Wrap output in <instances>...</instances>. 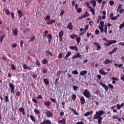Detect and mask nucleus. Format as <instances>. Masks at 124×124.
I'll return each instance as SVG.
<instances>
[{"mask_svg":"<svg viewBox=\"0 0 124 124\" xmlns=\"http://www.w3.org/2000/svg\"><path fill=\"white\" fill-rule=\"evenodd\" d=\"M98 119V124H101L102 123V120H103V117L99 116L98 114L96 113L94 116L93 117V120L94 121L95 120H97Z\"/></svg>","mask_w":124,"mask_h":124,"instance_id":"obj_1","label":"nucleus"},{"mask_svg":"<svg viewBox=\"0 0 124 124\" xmlns=\"http://www.w3.org/2000/svg\"><path fill=\"white\" fill-rule=\"evenodd\" d=\"M107 42H108V43H104V45H105V46H107V47H108V46H110V45H112V44L117 43V41L116 40H109Z\"/></svg>","mask_w":124,"mask_h":124,"instance_id":"obj_2","label":"nucleus"},{"mask_svg":"<svg viewBox=\"0 0 124 124\" xmlns=\"http://www.w3.org/2000/svg\"><path fill=\"white\" fill-rule=\"evenodd\" d=\"M83 95L86 97V98H91V92H90L88 90L86 89L84 90V92L83 93Z\"/></svg>","mask_w":124,"mask_h":124,"instance_id":"obj_3","label":"nucleus"},{"mask_svg":"<svg viewBox=\"0 0 124 124\" xmlns=\"http://www.w3.org/2000/svg\"><path fill=\"white\" fill-rule=\"evenodd\" d=\"M9 86L11 89V93H14L15 91V87H14V85H13V83H10Z\"/></svg>","mask_w":124,"mask_h":124,"instance_id":"obj_4","label":"nucleus"},{"mask_svg":"<svg viewBox=\"0 0 124 124\" xmlns=\"http://www.w3.org/2000/svg\"><path fill=\"white\" fill-rule=\"evenodd\" d=\"M119 17H120V15H118L116 16H114V14L113 13L110 14V18L111 20H117Z\"/></svg>","mask_w":124,"mask_h":124,"instance_id":"obj_5","label":"nucleus"},{"mask_svg":"<svg viewBox=\"0 0 124 124\" xmlns=\"http://www.w3.org/2000/svg\"><path fill=\"white\" fill-rule=\"evenodd\" d=\"M100 85H101V86H102V87H103V88L105 89V91H108V90H109V87H108V86H107V85H106L105 84H103V83H102V82L100 81Z\"/></svg>","mask_w":124,"mask_h":124,"instance_id":"obj_6","label":"nucleus"},{"mask_svg":"<svg viewBox=\"0 0 124 124\" xmlns=\"http://www.w3.org/2000/svg\"><path fill=\"white\" fill-rule=\"evenodd\" d=\"M89 14L88 12H85V14H83L81 16L79 17V20H81V19H83V18H86V17H89Z\"/></svg>","mask_w":124,"mask_h":124,"instance_id":"obj_7","label":"nucleus"},{"mask_svg":"<svg viewBox=\"0 0 124 124\" xmlns=\"http://www.w3.org/2000/svg\"><path fill=\"white\" fill-rule=\"evenodd\" d=\"M111 62H113V61L107 59L103 62V64H109V63H111Z\"/></svg>","mask_w":124,"mask_h":124,"instance_id":"obj_8","label":"nucleus"},{"mask_svg":"<svg viewBox=\"0 0 124 124\" xmlns=\"http://www.w3.org/2000/svg\"><path fill=\"white\" fill-rule=\"evenodd\" d=\"M96 114H98V115L100 117V116H102V115L105 114V111L104 110H99L98 111L95 112Z\"/></svg>","mask_w":124,"mask_h":124,"instance_id":"obj_9","label":"nucleus"},{"mask_svg":"<svg viewBox=\"0 0 124 124\" xmlns=\"http://www.w3.org/2000/svg\"><path fill=\"white\" fill-rule=\"evenodd\" d=\"M51 104H52V102L51 101H47L44 102V105L46 106L47 108H48V107H49Z\"/></svg>","mask_w":124,"mask_h":124,"instance_id":"obj_10","label":"nucleus"},{"mask_svg":"<svg viewBox=\"0 0 124 124\" xmlns=\"http://www.w3.org/2000/svg\"><path fill=\"white\" fill-rule=\"evenodd\" d=\"M73 28V26L72 25V22H69V24L67 26V29L71 31Z\"/></svg>","mask_w":124,"mask_h":124,"instance_id":"obj_11","label":"nucleus"},{"mask_svg":"<svg viewBox=\"0 0 124 124\" xmlns=\"http://www.w3.org/2000/svg\"><path fill=\"white\" fill-rule=\"evenodd\" d=\"M93 44L94 45H96L97 47V48H96L97 51H99V50L101 49V46H100V45H99V43L95 42L93 43Z\"/></svg>","mask_w":124,"mask_h":124,"instance_id":"obj_12","label":"nucleus"},{"mask_svg":"<svg viewBox=\"0 0 124 124\" xmlns=\"http://www.w3.org/2000/svg\"><path fill=\"white\" fill-rule=\"evenodd\" d=\"M99 72L101 75H104V76L107 75V72H105L103 69H100Z\"/></svg>","mask_w":124,"mask_h":124,"instance_id":"obj_13","label":"nucleus"},{"mask_svg":"<svg viewBox=\"0 0 124 124\" xmlns=\"http://www.w3.org/2000/svg\"><path fill=\"white\" fill-rule=\"evenodd\" d=\"M52 122L50 120L44 121L43 122H41L40 124H51Z\"/></svg>","mask_w":124,"mask_h":124,"instance_id":"obj_14","label":"nucleus"},{"mask_svg":"<svg viewBox=\"0 0 124 124\" xmlns=\"http://www.w3.org/2000/svg\"><path fill=\"white\" fill-rule=\"evenodd\" d=\"M66 119H65V118H63L61 120H59L58 121V124H65V123H66Z\"/></svg>","mask_w":124,"mask_h":124,"instance_id":"obj_15","label":"nucleus"},{"mask_svg":"<svg viewBox=\"0 0 124 124\" xmlns=\"http://www.w3.org/2000/svg\"><path fill=\"white\" fill-rule=\"evenodd\" d=\"M12 31L14 35H18V29H13Z\"/></svg>","mask_w":124,"mask_h":124,"instance_id":"obj_16","label":"nucleus"},{"mask_svg":"<svg viewBox=\"0 0 124 124\" xmlns=\"http://www.w3.org/2000/svg\"><path fill=\"white\" fill-rule=\"evenodd\" d=\"M17 13L18 14V18H21L23 16V13H22V11L18 10L17 11Z\"/></svg>","mask_w":124,"mask_h":124,"instance_id":"obj_17","label":"nucleus"},{"mask_svg":"<svg viewBox=\"0 0 124 124\" xmlns=\"http://www.w3.org/2000/svg\"><path fill=\"white\" fill-rule=\"evenodd\" d=\"M80 57H82V55H81L79 53H77V55L73 56L72 59H77V58H80Z\"/></svg>","mask_w":124,"mask_h":124,"instance_id":"obj_18","label":"nucleus"},{"mask_svg":"<svg viewBox=\"0 0 124 124\" xmlns=\"http://www.w3.org/2000/svg\"><path fill=\"white\" fill-rule=\"evenodd\" d=\"M53 23H56V20H49V21L46 22V24L47 25H51V24H53Z\"/></svg>","mask_w":124,"mask_h":124,"instance_id":"obj_19","label":"nucleus"},{"mask_svg":"<svg viewBox=\"0 0 124 124\" xmlns=\"http://www.w3.org/2000/svg\"><path fill=\"white\" fill-rule=\"evenodd\" d=\"M71 55V52H67L65 56L64 57V59L65 60H67V59H68V57H70Z\"/></svg>","mask_w":124,"mask_h":124,"instance_id":"obj_20","label":"nucleus"},{"mask_svg":"<svg viewBox=\"0 0 124 124\" xmlns=\"http://www.w3.org/2000/svg\"><path fill=\"white\" fill-rule=\"evenodd\" d=\"M80 103L82 105L85 104V98H84V97H81L80 98Z\"/></svg>","mask_w":124,"mask_h":124,"instance_id":"obj_21","label":"nucleus"},{"mask_svg":"<svg viewBox=\"0 0 124 124\" xmlns=\"http://www.w3.org/2000/svg\"><path fill=\"white\" fill-rule=\"evenodd\" d=\"M23 68L24 69H29V70H31V68L28 66L26 64H23Z\"/></svg>","mask_w":124,"mask_h":124,"instance_id":"obj_22","label":"nucleus"},{"mask_svg":"<svg viewBox=\"0 0 124 124\" xmlns=\"http://www.w3.org/2000/svg\"><path fill=\"white\" fill-rule=\"evenodd\" d=\"M88 73L87 71H82L79 73V75H81V76H84V75H86Z\"/></svg>","mask_w":124,"mask_h":124,"instance_id":"obj_23","label":"nucleus"},{"mask_svg":"<svg viewBox=\"0 0 124 124\" xmlns=\"http://www.w3.org/2000/svg\"><path fill=\"white\" fill-rule=\"evenodd\" d=\"M90 2L92 4L93 6L94 7L96 5V1L94 0H91Z\"/></svg>","mask_w":124,"mask_h":124,"instance_id":"obj_24","label":"nucleus"},{"mask_svg":"<svg viewBox=\"0 0 124 124\" xmlns=\"http://www.w3.org/2000/svg\"><path fill=\"white\" fill-rule=\"evenodd\" d=\"M70 49H71V50H76V51H78V48L77 47V46H70Z\"/></svg>","mask_w":124,"mask_h":124,"instance_id":"obj_25","label":"nucleus"},{"mask_svg":"<svg viewBox=\"0 0 124 124\" xmlns=\"http://www.w3.org/2000/svg\"><path fill=\"white\" fill-rule=\"evenodd\" d=\"M63 31H61L59 33V37H62L63 36Z\"/></svg>","mask_w":124,"mask_h":124,"instance_id":"obj_26","label":"nucleus"},{"mask_svg":"<svg viewBox=\"0 0 124 124\" xmlns=\"http://www.w3.org/2000/svg\"><path fill=\"white\" fill-rule=\"evenodd\" d=\"M93 111H91V112H86L85 113H84V115L85 117H88V116H90V115H91V114H93Z\"/></svg>","mask_w":124,"mask_h":124,"instance_id":"obj_27","label":"nucleus"},{"mask_svg":"<svg viewBox=\"0 0 124 124\" xmlns=\"http://www.w3.org/2000/svg\"><path fill=\"white\" fill-rule=\"evenodd\" d=\"M5 36V34H4L0 37V43H1L3 41V39Z\"/></svg>","mask_w":124,"mask_h":124,"instance_id":"obj_28","label":"nucleus"},{"mask_svg":"<svg viewBox=\"0 0 124 124\" xmlns=\"http://www.w3.org/2000/svg\"><path fill=\"white\" fill-rule=\"evenodd\" d=\"M77 37H78V35L75 34H72L70 36V38H71L72 39H74V38H77Z\"/></svg>","mask_w":124,"mask_h":124,"instance_id":"obj_29","label":"nucleus"},{"mask_svg":"<svg viewBox=\"0 0 124 124\" xmlns=\"http://www.w3.org/2000/svg\"><path fill=\"white\" fill-rule=\"evenodd\" d=\"M98 28H99V29L100 31V32H101L102 33H103V32L104 31V29H103V26H98Z\"/></svg>","mask_w":124,"mask_h":124,"instance_id":"obj_30","label":"nucleus"},{"mask_svg":"<svg viewBox=\"0 0 124 124\" xmlns=\"http://www.w3.org/2000/svg\"><path fill=\"white\" fill-rule=\"evenodd\" d=\"M72 111L74 112V113L75 115H76L77 116H78L79 115V113L76 111V110H75L73 108H70Z\"/></svg>","mask_w":124,"mask_h":124,"instance_id":"obj_31","label":"nucleus"},{"mask_svg":"<svg viewBox=\"0 0 124 124\" xmlns=\"http://www.w3.org/2000/svg\"><path fill=\"white\" fill-rule=\"evenodd\" d=\"M45 21H50L51 20V16H47L45 17Z\"/></svg>","mask_w":124,"mask_h":124,"instance_id":"obj_32","label":"nucleus"},{"mask_svg":"<svg viewBox=\"0 0 124 124\" xmlns=\"http://www.w3.org/2000/svg\"><path fill=\"white\" fill-rule=\"evenodd\" d=\"M47 117H49V118H50V117H52L53 116V113L51 112L50 111H48L46 114Z\"/></svg>","mask_w":124,"mask_h":124,"instance_id":"obj_33","label":"nucleus"},{"mask_svg":"<svg viewBox=\"0 0 124 124\" xmlns=\"http://www.w3.org/2000/svg\"><path fill=\"white\" fill-rule=\"evenodd\" d=\"M44 82L46 85H49V80H48V79L45 78L44 79Z\"/></svg>","mask_w":124,"mask_h":124,"instance_id":"obj_34","label":"nucleus"},{"mask_svg":"<svg viewBox=\"0 0 124 124\" xmlns=\"http://www.w3.org/2000/svg\"><path fill=\"white\" fill-rule=\"evenodd\" d=\"M85 4L86 5L87 7H88V8H89V9H91L92 8V7L90 6V2H86L85 3Z\"/></svg>","mask_w":124,"mask_h":124,"instance_id":"obj_35","label":"nucleus"},{"mask_svg":"<svg viewBox=\"0 0 124 124\" xmlns=\"http://www.w3.org/2000/svg\"><path fill=\"white\" fill-rule=\"evenodd\" d=\"M9 97L8 96H5L4 97V100L6 102H9Z\"/></svg>","mask_w":124,"mask_h":124,"instance_id":"obj_36","label":"nucleus"},{"mask_svg":"<svg viewBox=\"0 0 124 124\" xmlns=\"http://www.w3.org/2000/svg\"><path fill=\"white\" fill-rule=\"evenodd\" d=\"M30 119L32 120V122H33V123H35V118L33 117V116L31 115Z\"/></svg>","mask_w":124,"mask_h":124,"instance_id":"obj_37","label":"nucleus"},{"mask_svg":"<svg viewBox=\"0 0 124 124\" xmlns=\"http://www.w3.org/2000/svg\"><path fill=\"white\" fill-rule=\"evenodd\" d=\"M76 41L77 42L78 44H79V43H80V41H81V37H78L77 38Z\"/></svg>","mask_w":124,"mask_h":124,"instance_id":"obj_38","label":"nucleus"},{"mask_svg":"<svg viewBox=\"0 0 124 124\" xmlns=\"http://www.w3.org/2000/svg\"><path fill=\"white\" fill-rule=\"evenodd\" d=\"M29 31H31V28H29L28 29H27V30L24 31H23V33L24 34H26V33H27V32H28Z\"/></svg>","mask_w":124,"mask_h":124,"instance_id":"obj_39","label":"nucleus"},{"mask_svg":"<svg viewBox=\"0 0 124 124\" xmlns=\"http://www.w3.org/2000/svg\"><path fill=\"white\" fill-rule=\"evenodd\" d=\"M90 11L92 13L93 15H94V13H95V12L94 11V8H91L90 9Z\"/></svg>","mask_w":124,"mask_h":124,"instance_id":"obj_40","label":"nucleus"},{"mask_svg":"<svg viewBox=\"0 0 124 124\" xmlns=\"http://www.w3.org/2000/svg\"><path fill=\"white\" fill-rule=\"evenodd\" d=\"M77 97V96H76V94H73L72 95V98L73 100H76Z\"/></svg>","mask_w":124,"mask_h":124,"instance_id":"obj_41","label":"nucleus"},{"mask_svg":"<svg viewBox=\"0 0 124 124\" xmlns=\"http://www.w3.org/2000/svg\"><path fill=\"white\" fill-rule=\"evenodd\" d=\"M123 28H124V21L123 23H122V24L120 25V26H119V29H120V30H122V29H123Z\"/></svg>","mask_w":124,"mask_h":124,"instance_id":"obj_42","label":"nucleus"},{"mask_svg":"<svg viewBox=\"0 0 124 124\" xmlns=\"http://www.w3.org/2000/svg\"><path fill=\"white\" fill-rule=\"evenodd\" d=\"M72 74H76L77 75H78L79 74V73H78V71L77 70H74L72 72Z\"/></svg>","mask_w":124,"mask_h":124,"instance_id":"obj_43","label":"nucleus"},{"mask_svg":"<svg viewBox=\"0 0 124 124\" xmlns=\"http://www.w3.org/2000/svg\"><path fill=\"white\" fill-rule=\"evenodd\" d=\"M58 59H62V53H60L58 55Z\"/></svg>","mask_w":124,"mask_h":124,"instance_id":"obj_44","label":"nucleus"},{"mask_svg":"<svg viewBox=\"0 0 124 124\" xmlns=\"http://www.w3.org/2000/svg\"><path fill=\"white\" fill-rule=\"evenodd\" d=\"M35 64L37 66H40V62H39V61H38V60H36V62H35Z\"/></svg>","mask_w":124,"mask_h":124,"instance_id":"obj_45","label":"nucleus"},{"mask_svg":"<svg viewBox=\"0 0 124 124\" xmlns=\"http://www.w3.org/2000/svg\"><path fill=\"white\" fill-rule=\"evenodd\" d=\"M47 61L46 59H44L42 61L43 64H46L47 62Z\"/></svg>","mask_w":124,"mask_h":124,"instance_id":"obj_46","label":"nucleus"},{"mask_svg":"<svg viewBox=\"0 0 124 124\" xmlns=\"http://www.w3.org/2000/svg\"><path fill=\"white\" fill-rule=\"evenodd\" d=\"M111 79L113 81H119V78L116 77H112Z\"/></svg>","mask_w":124,"mask_h":124,"instance_id":"obj_47","label":"nucleus"},{"mask_svg":"<svg viewBox=\"0 0 124 124\" xmlns=\"http://www.w3.org/2000/svg\"><path fill=\"white\" fill-rule=\"evenodd\" d=\"M108 86L109 87V89H110L111 90H113L114 89V86L111 84H109L108 85Z\"/></svg>","mask_w":124,"mask_h":124,"instance_id":"obj_48","label":"nucleus"},{"mask_svg":"<svg viewBox=\"0 0 124 124\" xmlns=\"http://www.w3.org/2000/svg\"><path fill=\"white\" fill-rule=\"evenodd\" d=\"M118 117H119V116H118V115H116L112 116V119L113 120H116L118 119Z\"/></svg>","mask_w":124,"mask_h":124,"instance_id":"obj_49","label":"nucleus"},{"mask_svg":"<svg viewBox=\"0 0 124 124\" xmlns=\"http://www.w3.org/2000/svg\"><path fill=\"white\" fill-rule=\"evenodd\" d=\"M46 53L47 54H48V55H49V56H51L52 57V56H53V53H52V52H51V51H46Z\"/></svg>","mask_w":124,"mask_h":124,"instance_id":"obj_50","label":"nucleus"},{"mask_svg":"<svg viewBox=\"0 0 124 124\" xmlns=\"http://www.w3.org/2000/svg\"><path fill=\"white\" fill-rule=\"evenodd\" d=\"M109 3L110 4V5H114V3H115V2L113 0H110L109 1Z\"/></svg>","mask_w":124,"mask_h":124,"instance_id":"obj_51","label":"nucleus"},{"mask_svg":"<svg viewBox=\"0 0 124 124\" xmlns=\"http://www.w3.org/2000/svg\"><path fill=\"white\" fill-rule=\"evenodd\" d=\"M18 111L21 112H24V111H25V108H19Z\"/></svg>","mask_w":124,"mask_h":124,"instance_id":"obj_52","label":"nucleus"},{"mask_svg":"<svg viewBox=\"0 0 124 124\" xmlns=\"http://www.w3.org/2000/svg\"><path fill=\"white\" fill-rule=\"evenodd\" d=\"M34 112L35 113V114H37L38 115V114L40 113V111H39L38 109H35L34 110Z\"/></svg>","mask_w":124,"mask_h":124,"instance_id":"obj_53","label":"nucleus"},{"mask_svg":"<svg viewBox=\"0 0 124 124\" xmlns=\"http://www.w3.org/2000/svg\"><path fill=\"white\" fill-rule=\"evenodd\" d=\"M77 12L78 13H81L82 12V8H79L77 9Z\"/></svg>","mask_w":124,"mask_h":124,"instance_id":"obj_54","label":"nucleus"},{"mask_svg":"<svg viewBox=\"0 0 124 124\" xmlns=\"http://www.w3.org/2000/svg\"><path fill=\"white\" fill-rule=\"evenodd\" d=\"M99 33H100L99 30L96 29L95 31V34L97 35V34H99Z\"/></svg>","mask_w":124,"mask_h":124,"instance_id":"obj_55","label":"nucleus"},{"mask_svg":"<svg viewBox=\"0 0 124 124\" xmlns=\"http://www.w3.org/2000/svg\"><path fill=\"white\" fill-rule=\"evenodd\" d=\"M47 38H48V39H52V34H48L47 35Z\"/></svg>","mask_w":124,"mask_h":124,"instance_id":"obj_56","label":"nucleus"},{"mask_svg":"<svg viewBox=\"0 0 124 124\" xmlns=\"http://www.w3.org/2000/svg\"><path fill=\"white\" fill-rule=\"evenodd\" d=\"M11 67H12V70H16V67H15V66H14V64H12Z\"/></svg>","mask_w":124,"mask_h":124,"instance_id":"obj_57","label":"nucleus"},{"mask_svg":"<svg viewBox=\"0 0 124 124\" xmlns=\"http://www.w3.org/2000/svg\"><path fill=\"white\" fill-rule=\"evenodd\" d=\"M5 13L7 14V15H9L10 14V12H9V10L8 9L5 10Z\"/></svg>","mask_w":124,"mask_h":124,"instance_id":"obj_58","label":"nucleus"},{"mask_svg":"<svg viewBox=\"0 0 124 124\" xmlns=\"http://www.w3.org/2000/svg\"><path fill=\"white\" fill-rule=\"evenodd\" d=\"M16 96H20L21 95V93L19 91H17L16 93Z\"/></svg>","mask_w":124,"mask_h":124,"instance_id":"obj_59","label":"nucleus"},{"mask_svg":"<svg viewBox=\"0 0 124 124\" xmlns=\"http://www.w3.org/2000/svg\"><path fill=\"white\" fill-rule=\"evenodd\" d=\"M116 106H117V110H120V109H121V108H122L121 107V106H120V104H117L116 105Z\"/></svg>","mask_w":124,"mask_h":124,"instance_id":"obj_60","label":"nucleus"},{"mask_svg":"<svg viewBox=\"0 0 124 124\" xmlns=\"http://www.w3.org/2000/svg\"><path fill=\"white\" fill-rule=\"evenodd\" d=\"M43 73H44L45 74H46V73H47V69H46V68L43 69Z\"/></svg>","mask_w":124,"mask_h":124,"instance_id":"obj_61","label":"nucleus"},{"mask_svg":"<svg viewBox=\"0 0 124 124\" xmlns=\"http://www.w3.org/2000/svg\"><path fill=\"white\" fill-rule=\"evenodd\" d=\"M12 48H16L17 47V44L14 43L12 46Z\"/></svg>","mask_w":124,"mask_h":124,"instance_id":"obj_62","label":"nucleus"},{"mask_svg":"<svg viewBox=\"0 0 124 124\" xmlns=\"http://www.w3.org/2000/svg\"><path fill=\"white\" fill-rule=\"evenodd\" d=\"M77 89H78V87L77 86L75 85L73 86L74 91H77Z\"/></svg>","mask_w":124,"mask_h":124,"instance_id":"obj_63","label":"nucleus"},{"mask_svg":"<svg viewBox=\"0 0 124 124\" xmlns=\"http://www.w3.org/2000/svg\"><path fill=\"white\" fill-rule=\"evenodd\" d=\"M76 124H85L83 122H78L76 123Z\"/></svg>","mask_w":124,"mask_h":124,"instance_id":"obj_64","label":"nucleus"}]
</instances>
